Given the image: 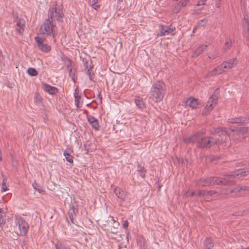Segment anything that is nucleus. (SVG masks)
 Returning a JSON list of instances; mask_svg holds the SVG:
<instances>
[{"instance_id": "nucleus-1", "label": "nucleus", "mask_w": 249, "mask_h": 249, "mask_svg": "<svg viewBox=\"0 0 249 249\" xmlns=\"http://www.w3.org/2000/svg\"><path fill=\"white\" fill-rule=\"evenodd\" d=\"M166 91L165 86L162 81L158 80L153 83L150 91L149 98L158 103L162 100Z\"/></svg>"}, {"instance_id": "nucleus-2", "label": "nucleus", "mask_w": 249, "mask_h": 249, "mask_svg": "<svg viewBox=\"0 0 249 249\" xmlns=\"http://www.w3.org/2000/svg\"><path fill=\"white\" fill-rule=\"evenodd\" d=\"M249 174V170L244 169L237 170L232 172L230 175H225L223 178L219 177V185H232L234 184L235 178H239Z\"/></svg>"}, {"instance_id": "nucleus-3", "label": "nucleus", "mask_w": 249, "mask_h": 249, "mask_svg": "<svg viewBox=\"0 0 249 249\" xmlns=\"http://www.w3.org/2000/svg\"><path fill=\"white\" fill-rule=\"evenodd\" d=\"M39 34L44 37L52 36L55 37L57 35V28L53 20L49 18L45 19L40 28Z\"/></svg>"}, {"instance_id": "nucleus-4", "label": "nucleus", "mask_w": 249, "mask_h": 249, "mask_svg": "<svg viewBox=\"0 0 249 249\" xmlns=\"http://www.w3.org/2000/svg\"><path fill=\"white\" fill-rule=\"evenodd\" d=\"M63 5L58 4L56 1L52 2V5L48 11V18L51 20L55 19L58 22H63L64 13L62 10Z\"/></svg>"}, {"instance_id": "nucleus-5", "label": "nucleus", "mask_w": 249, "mask_h": 249, "mask_svg": "<svg viewBox=\"0 0 249 249\" xmlns=\"http://www.w3.org/2000/svg\"><path fill=\"white\" fill-rule=\"evenodd\" d=\"M15 224L18 230L16 231L17 235L24 236L27 234L29 225L24 217L19 215L15 216Z\"/></svg>"}, {"instance_id": "nucleus-6", "label": "nucleus", "mask_w": 249, "mask_h": 249, "mask_svg": "<svg viewBox=\"0 0 249 249\" xmlns=\"http://www.w3.org/2000/svg\"><path fill=\"white\" fill-rule=\"evenodd\" d=\"M232 139L236 142L241 141L245 135L249 132V128L247 127H240L232 130Z\"/></svg>"}, {"instance_id": "nucleus-7", "label": "nucleus", "mask_w": 249, "mask_h": 249, "mask_svg": "<svg viewBox=\"0 0 249 249\" xmlns=\"http://www.w3.org/2000/svg\"><path fill=\"white\" fill-rule=\"evenodd\" d=\"M218 89H216L213 95L209 99L207 104L203 110V114L207 115L212 110L214 106L217 103L218 97L216 95Z\"/></svg>"}, {"instance_id": "nucleus-8", "label": "nucleus", "mask_w": 249, "mask_h": 249, "mask_svg": "<svg viewBox=\"0 0 249 249\" xmlns=\"http://www.w3.org/2000/svg\"><path fill=\"white\" fill-rule=\"evenodd\" d=\"M216 141L212 137H202L200 136V140L198 141L197 146L199 148L210 147L215 143Z\"/></svg>"}, {"instance_id": "nucleus-9", "label": "nucleus", "mask_w": 249, "mask_h": 249, "mask_svg": "<svg viewBox=\"0 0 249 249\" xmlns=\"http://www.w3.org/2000/svg\"><path fill=\"white\" fill-rule=\"evenodd\" d=\"M160 36H164L169 34L174 35L175 34L176 28L172 25H160Z\"/></svg>"}, {"instance_id": "nucleus-10", "label": "nucleus", "mask_w": 249, "mask_h": 249, "mask_svg": "<svg viewBox=\"0 0 249 249\" xmlns=\"http://www.w3.org/2000/svg\"><path fill=\"white\" fill-rule=\"evenodd\" d=\"M236 64L237 61L236 59H232L229 61H226L223 63L220 67H219V73L226 71L236 66Z\"/></svg>"}, {"instance_id": "nucleus-11", "label": "nucleus", "mask_w": 249, "mask_h": 249, "mask_svg": "<svg viewBox=\"0 0 249 249\" xmlns=\"http://www.w3.org/2000/svg\"><path fill=\"white\" fill-rule=\"evenodd\" d=\"M35 40L36 42L37 47L41 51L47 53L51 50V46L46 43H44L42 39L39 36H36Z\"/></svg>"}, {"instance_id": "nucleus-12", "label": "nucleus", "mask_w": 249, "mask_h": 249, "mask_svg": "<svg viewBox=\"0 0 249 249\" xmlns=\"http://www.w3.org/2000/svg\"><path fill=\"white\" fill-rule=\"evenodd\" d=\"M15 28L18 34H21L24 30L25 21L23 18H17L14 21Z\"/></svg>"}, {"instance_id": "nucleus-13", "label": "nucleus", "mask_w": 249, "mask_h": 249, "mask_svg": "<svg viewBox=\"0 0 249 249\" xmlns=\"http://www.w3.org/2000/svg\"><path fill=\"white\" fill-rule=\"evenodd\" d=\"M229 140V137L227 135V132L223 128L219 127V144L225 143V146L229 145L228 141Z\"/></svg>"}, {"instance_id": "nucleus-14", "label": "nucleus", "mask_w": 249, "mask_h": 249, "mask_svg": "<svg viewBox=\"0 0 249 249\" xmlns=\"http://www.w3.org/2000/svg\"><path fill=\"white\" fill-rule=\"evenodd\" d=\"M217 178L211 177L206 178H202L200 180V185L201 186H210L214 184H217Z\"/></svg>"}, {"instance_id": "nucleus-15", "label": "nucleus", "mask_w": 249, "mask_h": 249, "mask_svg": "<svg viewBox=\"0 0 249 249\" xmlns=\"http://www.w3.org/2000/svg\"><path fill=\"white\" fill-rule=\"evenodd\" d=\"M72 62L70 59H67V69L69 71V76L74 83L75 82V71L72 67Z\"/></svg>"}, {"instance_id": "nucleus-16", "label": "nucleus", "mask_w": 249, "mask_h": 249, "mask_svg": "<svg viewBox=\"0 0 249 249\" xmlns=\"http://www.w3.org/2000/svg\"><path fill=\"white\" fill-rule=\"evenodd\" d=\"M42 86L44 90L49 94L55 95L58 92V89L55 87L50 86L46 83H43Z\"/></svg>"}, {"instance_id": "nucleus-17", "label": "nucleus", "mask_w": 249, "mask_h": 249, "mask_svg": "<svg viewBox=\"0 0 249 249\" xmlns=\"http://www.w3.org/2000/svg\"><path fill=\"white\" fill-rule=\"evenodd\" d=\"M116 196L122 201H124L126 196V192L123 190L121 188L116 187L113 190Z\"/></svg>"}, {"instance_id": "nucleus-18", "label": "nucleus", "mask_w": 249, "mask_h": 249, "mask_svg": "<svg viewBox=\"0 0 249 249\" xmlns=\"http://www.w3.org/2000/svg\"><path fill=\"white\" fill-rule=\"evenodd\" d=\"M200 140V135L199 133H196L193 135L190 136L184 139V141L185 143H194L198 142Z\"/></svg>"}, {"instance_id": "nucleus-19", "label": "nucleus", "mask_w": 249, "mask_h": 249, "mask_svg": "<svg viewBox=\"0 0 249 249\" xmlns=\"http://www.w3.org/2000/svg\"><path fill=\"white\" fill-rule=\"evenodd\" d=\"M88 121L89 123L91 125L93 128L97 130L99 128V124L98 121L94 117L91 115H89L87 116Z\"/></svg>"}, {"instance_id": "nucleus-20", "label": "nucleus", "mask_w": 249, "mask_h": 249, "mask_svg": "<svg viewBox=\"0 0 249 249\" xmlns=\"http://www.w3.org/2000/svg\"><path fill=\"white\" fill-rule=\"evenodd\" d=\"M188 4V2L185 0H181L177 3L173 9V12L175 13H178L182 8L185 7Z\"/></svg>"}, {"instance_id": "nucleus-21", "label": "nucleus", "mask_w": 249, "mask_h": 249, "mask_svg": "<svg viewBox=\"0 0 249 249\" xmlns=\"http://www.w3.org/2000/svg\"><path fill=\"white\" fill-rule=\"evenodd\" d=\"M233 40L231 37H227L225 40V42L221 49L222 53H225L228 51L231 48Z\"/></svg>"}, {"instance_id": "nucleus-22", "label": "nucleus", "mask_w": 249, "mask_h": 249, "mask_svg": "<svg viewBox=\"0 0 249 249\" xmlns=\"http://www.w3.org/2000/svg\"><path fill=\"white\" fill-rule=\"evenodd\" d=\"M216 193V192L214 190H211L209 191H199L198 193L197 194V196L200 197V196H203L205 198L209 199L210 196H212V195L215 194Z\"/></svg>"}, {"instance_id": "nucleus-23", "label": "nucleus", "mask_w": 249, "mask_h": 249, "mask_svg": "<svg viewBox=\"0 0 249 249\" xmlns=\"http://www.w3.org/2000/svg\"><path fill=\"white\" fill-rule=\"evenodd\" d=\"M135 103L136 106L141 109L146 107V105L143 99L140 96H136L135 97Z\"/></svg>"}, {"instance_id": "nucleus-24", "label": "nucleus", "mask_w": 249, "mask_h": 249, "mask_svg": "<svg viewBox=\"0 0 249 249\" xmlns=\"http://www.w3.org/2000/svg\"><path fill=\"white\" fill-rule=\"evenodd\" d=\"M84 67L87 71V74L89 75V78L90 80H92V76L91 75V71L93 69V66L91 65V62L89 64L88 61H84Z\"/></svg>"}, {"instance_id": "nucleus-25", "label": "nucleus", "mask_w": 249, "mask_h": 249, "mask_svg": "<svg viewBox=\"0 0 249 249\" xmlns=\"http://www.w3.org/2000/svg\"><path fill=\"white\" fill-rule=\"evenodd\" d=\"M207 47V45L202 44L197 47L192 54L193 57H196L200 54Z\"/></svg>"}, {"instance_id": "nucleus-26", "label": "nucleus", "mask_w": 249, "mask_h": 249, "mask_svg": "<svg viewBox=\"0 0 249 249\" xmlns=\"http://www.w3.org/2000/svg\"><path fill=\"white\" fill-rule=\"evenodd\" d=\"M243 26L245 28H247L248 35L246 36V43L247 45L249 47V21L246 18H244V21L243 23Z\"/></svg>"}, {"instance_id": "nucleus-27", "label": "nucleus", "mask_w": 249, "mask_h": 249, "mask_svg": "<svg viewBox=\"0 0 249 249\" xmlns=\"http://www.w3.org/2000/svg\"><path fill=\"white\" fill-rule=\"evenodd\" d=\"M186 104L192 108H195L198 106V101L196 99L190 98L186 101Z\"/></svg>"}, {"instance_id": "nucleus-28", "label": "nucleus", "mask_w": 249, "mask_h": 249, "mask_svg": "<svg viewBox=\"0 0 249 249\" xmlns=\"http://www.w3.org/2000/svg\"><path fill=\"white\" fill-rule=\"evenodd\" d=\"M204 249H213V243L210 238H206L203 241Z\"/></svg>"}, {"instance_id": "nucleus-29", "label": "nucleus", "mask_w": 249, "mask_h": 249, "mask_svg": "<svg viewBox=\"0 0 249 249\" xmlns=\"http://www.w3.org/2000/svg\"><path fill=\"white\" fill-rule=\"evenodd\" d=\"M6 223L5 214L2 209L0 208V227H2Z\"/></svg>"}, {"instance_id": "nucleus-30", "label": "nucleus", "mask_w": 249, "mask_h": 249, "mask_svg": "<svg viewBox=\"0 0 249 249\" xmlns=\"http://www.w3.org/2000/svg\"><path fill=\"white\" fill-rule=\"evenodd\" d=\"M245 120L242 117L232 118L228 119V122L232 124L241 123Z\"/></svg>"}, {"instance_id": "nucleus-31", "label": "nucleus", "mask_w": 249, "mask_h": 249, "mask_svg": "<svg viewBox=\"0 0 249 249\" xmlns=\"http://www.w3.org/2000/svg\"><path fill=\"white\" fill-rule=\"evenodd\" d=\"M137 171L140 173V176L142 178H144L146 171L143 166L138 164L137 166Z\"/></svg>"}, {"instance_id": "nucleus-32", "label": "nucleus", "mask_w": 249, "mask_h": 249, "mask_svg": "<svg viewBox=\"0 0 249 249\" xmlns=\"http://www.w3.org/2000/svg\"><path fill=\"white\" fill-rule=\"evenodd\" d=\"M55 249H71L69 246H67L60 242L55 244Z\"/></svg>"}, {"instance_id": "nucleus-33", "label": "nucleus", "mask_w": 249, "mask_h": 249, "mask_svg": "<svg viewBox=\"0 0 249 249\" xmlns=\"http://www.w3.org/2000/svg\"><path fill=\"white\" fill-rule=\"evenodd\" d=\"M76 212H77V210L74 208L73 206L69 212V217L72 222H73V219L74 217L75 216Z\"/></svg>"}, {"instance_id": "nucleus-34", "label": "nucleus", "mask_w": 249, "mask_h": 249, "mask_svg": "<svg viewBox=\"0 0 249 249\" xmlns=\"http://www.w3.org/2000/svg\"><path fill=\"white\" fill-rule=\"evenodd\" d=\"M249 213V209L248 210H244L243 211H238L234 213L232 215L235 216H243Z\"/></svg>"}, {"instance_id": "nucleus-35", "label": "nucleus", "mask_w": 249, "mask_h": 249, "mask_svg": "<svg viewBox=\"0 0 249 249\" xmlns=\"http://www.w3.org/2000/svg\"><path fill=\"white\" fill-rule=\"evenodd\" d=\"M207 23L206 18L202 19L197 22L196 28L204 27Z\"/></svg>"}, {"instance_id": "nucleus-36", "label": "nucleus", "mask_w": 249, "mask_h": 249, "mask_svg": "<svg viewBox=\"0 0 249 249\" xmlns=\"http://www.w3.org/2000/svg\"><path fill=\"white\" fill-rule=\"evenodd\" d=\"M27 72L28 74L31 76H36L38 74L37 71L33 68H28Z\"/></svg>"}, {"instance_id": "nucleus-37", "label": "nucleus", "mask_w": 249, "mask_h": 249, "mask_svg": "<svg viewBox=\"0 0 249 249\" xmlns=\"http://www.w3.org/2000/svg\"><path fill=\"white\" fill-rule=\"evenodd\" d=\"M63 154L65 157L66 160L68 162L71 163H73V158L69 153H68L66 151H65Z\"/></svg>"}, {"instance_id": "nucleus-38", "label": "nucleus", "mask_w": 249, "mask_h": 249, "mask_svg": "<svg viewBox=\"0 0 249 249\" xmlns=\"http://www.w3.org/2000/svg\"><path fill=\"white\" fill-rule=\"evenodd\" d=\"M32 186L34 189L36 190L39 193H42L43 192V191L42 189L39 188L38 184L36 182L33 183Z\"/></svg>"}, {"instance_id": "nucleus-39", "label": "nucleus", "mask_w": 249, "mask_h": 249, "mask_svg": "<svg viewBox=\"0 0 249 249\" xmlns=\"http://www.w3.org/2000/svg\"><path fill=\"white\" fill-rule=\"evenodd\" d=\"M35 102L37 104H40L42 102V99L41 97L37 94H36L35 97Z\"/></svg>"}, {"instance_id": "nucleus-40", "label": "nucleus", "mask_w": 249, "mask_h": 249, "mask_svg": "<svg viewBox=\"0 0 249 249\" xmlns=\"http://www.w3.org/2000/svg\"><path fill=\"white\" fill-rule=\"evenodd\" d=\"M241 191H242L241 187L237 186V187L234 188L233 190H231V193L240 192Z\"/></svg>"}, {"instance_id": "nucleus-41", "label": "nucleus", "mask_w": 249, "mask_h": 249, "mask_svg": "<svg viewBox=\"0 0 249 249\" xmlns=\"http://www.w3.org/2000/svg\"><path fill=\"white\" fill-rule=\"evenodd\" d=\"M206 2V0H199L197 3V6H203L205 5Z\"/></svg>"}, {"instance_id": "nucleus-42", "label": "nucleus", "mask_w": 249, "mask_h": 249, "mask_svg": "<svg viewBox=\"0 0 249 249\" xmlns=\"http://www.w3.org/2000/svg\"><path fill=\"white\" fill-rule=\"evenodd\" d=\"M7 190V187L6 185V183L5 182V180H3L2 187H1V191L2 192H5Z\"/></svg>"}, {"instance_id": "nucleus-43", "label": "nucleus", "mask_w": 249, "mask_h": 249, "mask_svg": "<svg viewBox=\"0 0 249 249\" xmlns=\"http://www.w3.org/2000/svg\"><path fill=\"white\" fill-rule=\"evenodd\" d=\"M199 6H197V5L195 7V9H194V12H195V13L197 14L198 13L199 11L202 10L203 9V7H198Z\"/></svg>"}, {"instance_id": "nucleus-44", "label": "nucleus", "mask_w": 249, "mask_h": 249, "mask_svg": "<svg viewBox=\"0 0 249 249\" xmlns=\"http://www.w3.org/2000/svg\"><path fill=\"white\" fill-rule=\"evenodd\" d=\"M79 97L75 98V105L76 106L77 108H80V107L79 106Z\"/></svg>"}, {"instance_id": "nucleus-45", "label": "nucleus", "mask_w": 249, "mask_h": 249, "mask_svg": "<svg viewBox=\"0 0 249 249\" xmlns=\"http://www.w3.org/2000/svg\"><path fill=\"white\" fill-rule=\"evenodd\" d=\"M128 224H129V223H128V222L127 220L124 221V224H123L124 228L125 229H127V227H128Z\"/></svg>"}, {"instance_id": "nucleus-46", "label": "nucleus", "mask_w": 249, "mask_h": 249, "mask_svg": "<svg viewBox=\"0 0 249 249\" xmlns=\"http://www.w3.org/2000/svg\"><path fill=\"white\" fill-rule=\"evenodd\" d=\"M91 7L95 10H98V9L100 7V5L96 4H94V5L91 4Z\"/></svg>"}, {"instance_id": "nucleus-47", "label": "nucleus", "mask_w": 249, "mask_h": 249, "mask_svg": "<svg viewBox=\"0 0 249 249\" xmlns=\"http://www.w3.org/2000/svg\"><path fill=\"white\" fill-rule=\"evenodd\" d=\"M77 90H78V89H77V88H76L75 89V92L74 93V96L75 98H76L78 97L80 98V96L78 95Z\"/></svg>"}, {"instance_id": "nucleus-48", "label": "nucleus", "mask_w": 249, "mask_h": 249, "mask_svg": "<svg viewBox=\"0 0 249 249\" xmlns=\"http://www.w3.org/2000/svg\"><path fill=\"white\" fill-rule=\"evenodd\" d=\"M241 188H242V191H249V187H248V186H244L243 187H241Z\"/></svg>"}, {"instance_id": "nucleus-49", "label": "nucleus", "mask_w": 249, "mask_h": 249, "mask_svg": "<svg viewBox=\"0 0 249 249\" xmlns=\"http://www.w3.org/2000/svg\"><path fill=\"white\" fill-rule=\"evenodd\" d=\"M98 0H92L91 4L94 5V4L97 3Z\"/></svg>"}, {"instance_id": "nucleus-50", "label": "nucleus", "mask_w": 249, "mask_h": 249, "mask_svg": "<svg viewBox=\"0 0 249 249\" xmlns=\"http://www.w3.org/2000/svg\"><path fill=\"white\" fill-rule=\"evenodd\" d=\"M198 133H199L200 136H201V135L205 134V131L204 130H202L200 131L199 132H198Z\"/></svg>"}, {"instance_id": "nucleus-51", "label": "nucleus", "mask_w": 249, "mask_h": 249, "mask_svg": "<svg viewBox=\"0 0 249 249\" xmlns=\"http://www.w3.org/2000/svg\"><path fill=\"white\" fill-rule=\"evenodd\" d=\"M195 195H196V193L195 192H193L191 193L190 196L192 197Z\"/></svg>"}, {"instance_id": "nucleus-52", "label": "nucleus", "mask_w": 249, "mask_h": 249, "mask_svg": "<svg viewBox=\"0 0 249 249\" xmlns=\"http://www.w3.org/2000/svg\"><path fill=\"white\" fill-rule=\"evenodd\" d=\"M197 28H196V27L194 29L193 32V33H195V30H196Z\"/></svg>"}, {"instance_id": "nucleus-53", "label": "nucleus", "mask_w": 249, "mask_h": 249, "mask_svg": "<svg viewBox=\"0 0 249 249\" xmlns=\"http://www.w3.org/2000/svg\"><path fill=\"white\" fill-rule=\"evenodd\" d=\"M118 249H121V248L120 246H118Z\"/></svg>"}, {"instance_id": "nucleus-54", "label": "nucleus", "mask_w": 249, "mask_h": 249, "mask_svg": "<svg viewBox=\"0 0 249 249\" xmlns=\"http://www.w3.org/2000/svg\"><path fill=\"white\" fill-rule=\"evenodd\" d=\"M188 3L190 0H185Z\"/></svg>"}, {"instance_id": "nucleus-55", "label": "nucleus", "mask_w": 249, "mask_h": 249, "mask_svg": "<svg viewBox=\"0 0 249 249\" xmlns=\"http://www.w3.org/2000/svg\"><path fill=\"white\" fill-rule=\"evenodd\" d=\"M2 160V158L1 157H0V160Z\"/></svg>"}]
</instances>
